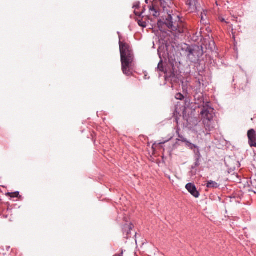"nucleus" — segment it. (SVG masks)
<instances>
[{"mask_svg":"<svg viewBox=\"0 0 256 256\" xmlns=\"http://www.w3.org/2000/svg\"><path fill=\"white\" fill-rule=\"evenodd\" d=\"M158 25L161 31L164 30L163 27H167L168 30L176 36L186 31L185 24L181 20L180 16L176 14H168L164 22L159 20Z\"/></svg>","mask_w":256,"mask_h":256,"instance_id":"nucleus-1","label":"nucleus"},{"mask_svg":"<svg viewBox=\"0 0 256 256\" xmlns=\"http://www.w3.org/2000/svg\"><path fill=\"white\" fill-rule=\"evenodd\" d=\"M118 34L121 61H134V54L132 47L128 43L122 40L119 32H118Z\"/></svg>","mask_w":256,"mask_h":256,"instance_id":"nucleus-2","label":"nucleus"},{"mask_svg":"<svg viewBox=\"0 0 256 256\" xmlns=\"http://www.w3.org/2000/svg\"><path fill=\"white\" fill-rule=\"evenodd\" d=\"M203 120H212L214 118V108L211 107L204 106L200 112Z\"/></svg>","mask_w":256,"mask_h":256,"instance_id":"nucleus-3","label":"nucleus"},{"mask_svg":"<svg viewBox=\"0 0 256 256\" xmlns=\"http://www.w3.org/2000/svg\"><path fill=\"white\" fill-rule=\"evenodd\" d=\"M134 61H121L122 62V70L123 73L127 76H130L132 74V70L130 67Z\"/></svg>","mask_w":256,"mask_h":256,"instance_id":"nucleus-4","label":"nucleus"},{"mask_svg":"<svg viewBox=\"0 0 256 256\" xmlns=\"http://www.w3.org/2000/svg\"><path fill=\"white\" fill-rule=\"evenodd\" d=\"M248 144L250 147H256V134L254 129L249 130L248 132Z\"/></svg>","mask_w":256,"mask_h":256,"instance_id":"nucleus-5","label":"nucleus"},{"mask_svg":"<svg viewBox=\"0 0 256 256\" xmlns=\"http://www.w3.org/2000/svg\"><path fill=\"white\" fill-rule=\"evenodd\" d=\"M186 188L188 191L194 198H198L200 196V192L198 191L195 185L192 183L186 184Z\"/></svg>","mask_w":256,"mask_h":256,"instance_id":"nucleus-6","label":"nucleus"},{"mask_svg":"<svg viewBox=\"0 0 256 256\" xmlns=\"http://www.w3.org/2000/svg\"><path fill=\"white\" fill-rule=\"evenodd\" d=\"M132 228L133 225L132 224H126L124 226L122 231L125 238L128 239L130 236Z\"/></svg>","mask_w":256,"mask_h":256,"instance_id":"nucleus-7","label":"nucleus"},{"mask_svg":"<svg viewBox=\"0 0 256 256\" xmlns=\"http://www.w3.org/2000/svg\"><path fill=\"white\" fill-rule=\"evenodd\" d=\"M186 3L190 12H194L196 10L198 0H186Z\"/></svg>","mask_w":256,"mask_h":256,"instance_id":"nucleus-8","label":"nucleus"},{"mask_svg":"<svg viewBox=\"0 0 256 256\" xmlns=\"http://www.w3.org/2000/svg\"><path fill=\"white\" fill-rule=\"evenodd\" d=\"M202 122L207 132H210L214 129L212 120H202Z\"/></svg>","mask_w":256,"mask_h":256,"instance_id":"nucleus-9","label":"nucleus"},{"mask_svg":"<svg viewBox=\"0 0 256 256\" xmlns=\"http://www.w3.org/2000/svg\"><path fill=\"white\" fill-rule=\"evenodd\" d=\"M148 8L150 15L152 16L155 18H157L159 16L160 12L153 4H152V5L148 6Z\"/></svg>","mask_w":256,"mask_h":256,"instance_id":"nucleus-10","label":"nucleus"},{"mask_svg":"<svg viewBox=\"0 0 256 256\" xmlns=\"http://www.w3.org/2000/svg\"><path fill=\"white\" fill-rule=\"evenodd\" d=\"M194 154H196V162H194V166L198 167L200 165V159L201 158V154L199 149L194 150Z\"/></svg>","mask_w":256,"mask_h":256,"instance_id":"nucleus-11","label":"nucleus"},{"mask_svg":"<svg viewBox=\"0 0 256 256\" xmlns=\"http://www.w3.org/2000/svg\"><path fill=\"white\" fill-rule=\"evenodd\" d=\"M206 187L208 188H218L220 186V184L212 180L208 181L206 183Z\"/></svg>","mask_w":256,"mask_h":256,"instance_id":"nucleus-12","label":"nucleus"},{"mask_svg":"<svg viewBox=\"0 0 256 256\" xmlns=\"http://www.w3.org/2000/svg\"><path fill=\"white\" fill-rule=\"evenodd\" d=\"M140 8V3L139 2H136L134 3L133 6V8H134V14L137 16H140L142 13L144 12V10L142 11V12H139L136 11V10H138Z\"/></svg>","mask_w":256,"mask_h":256,"instance_id":"nucleus-13","label":"nucleus"},{"mask_svg":"<svg viewBox=\"0 0 256 256\" xmlns=\"http://www.w3.org/2000/svg\"><path fill=\"white\" fill-rule=\"evenodd\" d=\"M184 144H185V146L186 147L188 148L190 150H194H194L199 149L197 146L192 144V142H189L188 140H186V141L184 142Z\"/></svg>","mask_w":256,"mask_h":256,"instance_id":"nucleus-14","label":"nucleus"},{"mask_svg":"<svg viewBox=\"0 0 256 256\" xmlns=\"http://www.w3.org/2000/svg\"><path fill=\"white\" fill-rule=\"evenodd\" d=\"M162 7L164 8H166L167 6H168L171 3V0H158Z\"/></svg>","mask_w":256,"mask_h":256,"instance_id":"nucleus-15","label":"nucleus"},{"mask_svg":"<svg viewBox=\"0 0 256 256\" xmlns=\"http://www.w3.org/2000/svg\"><path fill=\"white\" fill-rule=\"evenodd\" d=\"M158 69L159 71L161 72H166V68H164L162 60L161 59L160 62H159L158 66Z\"/></svg>","mask_w":256,"mask_h":256,"instance_id":"nucleus-16","label":"nucleus"},{"mask_svg":"<svg viewBox=\"0 0 256 256\" xmlns=\"http://www.w3.org/2000/svg\"><path fill=\"white\" fill-rule=\"evenodd\" d=\"M6 196L11 198H18L20 196V192H7L6 193Z\"/></svg>","mask_w":256,"mask_h":256,"instance_id":"nucleus-17","label":"nucleus"},{"mask_svg":"<svg viewBox=\"0 0 256 256\" xmlns=\"http://www.w3.org/2000/svg\"><path fill=\"white\" fill-rule=\"evenodd\" d=\"M201 22L204 24H207V16L206 12L204 11L203 12H202L201 14Z\"/></svg>","mask_w":256,"mask_h":256,"instance_id":"nucleus-18","label":"nucleus"},{"mask_svg":"<svg viewBox=\"0 0 256 256\" xmlns=\"http://www.w3.org/2000/svg\"><path fill=\"white\" fill-rule=\"evenodd\" d=\"M176 132L178 137V138L176 139V140L184 143L186 141L187 139L181 135L178 130L176 131Z\"/></svg>","mask_w":256,"mask_h":256,"instance_id":"nucleus-19","label":"nucleus"},{"mask_svg":"<svg viewBox=\"0 0 256 256\" xmlns=\"http://www.w3.org/2000/svg\"><path fill=\"white\" fill-rule=\"evenodd\" d=\"M194 50L192 48H187L186 52H188V56L189 57V58H190L191 56L194 54Z\"/></svg>","mask_w":256,"mask_h":256,"instance_id":"nucleus-20","label":"nucleus"},{"mask_svg":"<svg viewBox=\"0 0 256 256\" xmlns=\"http://www.w3.org/2000/svg\"><path fill=\"white\" fill-rule=\"evenodd\" d=\"M175 98L176 99V100H182L184 99V96L181 93H178L176 94L175 96Z\"/></svg>","mask_w":256,"mask_h":256,"instance_id":"nucleus-21","label":"nucleus"},{"mask_svg":"<svg viewBox=\"0 0 256 256\" xmlns=\"http://www.w3.org/2000/svg\"><path fill=\"white\" fill-rule=\"evenodd\" d=\"M138 24L140 26L143 27V28H146V22L142 21V20H138Z\"/></svg>","mask_w":256,"mask_h":256,"instance_id":"nucleus-22","label":"nucleus"},{"mask_svg":"<svg viewBox=\"0 0 256 256\" xmlns=\"http://www.w3.org/2000/svg\"><path fill=\"white\" fill-rule=\"evenodd\" d=\"M218 20H220V22H225V23H226V24H228V22H227L225 20V19H224V18H222V17L220 16V17L218 18Z\"/></svg>","mask_w":256,"mask_h":256,"instance_id":"nucleus-23","label":"nucleus"},{"mask_svg":"<svg viewBox=\"0 0 256 256\" xmlns=\"http://www.w3.org/2000/svg\"><path fill=\"white\" fill-rule=\"evenodd\" d=\"M120 250L121 252L120 254H114V256H123L124 250Z\"/></svg>","mask_w":256,"mask_h":256,"instance_id":"nucleus-24","label":"nucleus"},{"mask_svg":"<svg viewBox=\"0 0 256 256\" xmlns=\"http://www.w3.org/2000/svg\"><path fill=\"white\" fill-rule=\"evenodd\" d=\"M164 143H165V142H159L158 144H163Z\"/></svg>","mask_w":256,"mask_h":256,"instance_id":"nucleus-25","label":"nucleus"},{"mask_svg":"<svg viewBox=\"0 0 256 256\" xmlns=\"http://www.w3.org/2000/svg\"><path fill=\"white\" fill-rule=\"evenodd\" d=\"M156 144V143L154 144L152 146V148H154V146H155V145Z\"/></svg>","mask_w":256,"mask_h":256,"instance_id":"nucleus-26","label":"nucleus"},{"mask_svg":"<svg viewBox=\"0 0 256 256\" xmlns=\"http://www.w3.org/2000/svg\"><path fill=\"white\" fill-rule=\"evenodd\" d=\"M146 2H148V0H146Z\"/></svg>","mask_w":256,"mask_h":256,"instance_id":"nucleus-27","label":"nucleus"}]
</instances>
